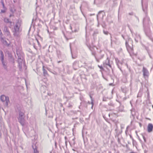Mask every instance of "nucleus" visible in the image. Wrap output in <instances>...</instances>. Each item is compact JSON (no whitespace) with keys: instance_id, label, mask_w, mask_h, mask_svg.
<instances>
[{"instance_id":"49","label":"nucleus","mask_w":153,"mask_h":153,"mask_svg":"<svg viewBox=\"0 0 153 153\" xmlns=\"http://www.w3.org/2000/svg\"><path fill=\"white\" fill-rule=\"evenodd\" d=\"M77 149L76 148H74L72 149V150L74 151H76L78 153V152L76 150V149Z\"/></svg>"},{"instance_id":"30","label":"nucleus","mask_w":153,"mask_h":153,"mask_svg":"<svg viewBox=\"0 0 153 153\" xmlns=\"http://www.w3.org/2000/svg\"><path fill=\"white\" fill-rule=\"evenodd\" d=\"M81 105H83L84 107L86 108L87 106V103L84 101H82L81 103Z\"/></svg>"},{"instance_id":"11","label":"nucleus","mask_w":153,"mask_h":153,"mask_svg":"<svg viewBox=\"0 0 153 153\" xmlns=\"http://www.w3.org/2000/svg\"><path fill=\"white\" fill-rule=\"evenodd\" d=\"M103 66L104 67L107 68V66H108L110 68H111V65L110 63V59L108 57H107L106 60L103 62Z\"/></svg>"},{"instance_id":"62","label":"nucleus","mask_w":153,"mask_h":153,"mask_svg":"<svg viewBox=\"0 0 153 153\" xmlns=\"http://www.w3.org/2000/svg\"><path fill=\"white\" fill-rule=\"evenodd\" d=\"M62 106H63V105H62V103H60V107H62Z\"/></svg>"},{"instance_id":"35","label":"nucleus","mask_w":153,"mask_h":153,"mask_svg":"<svg viewBox=\"0 0 153 153\" xmlns=\"http://www.w3.org/2000/svg\"><path fill=\"white\" fill-rule=\"evenodd\" d=\"M1 4H2V5L3 7V9H7L6 8L5 6V5H4V1H3V0H1Z\"/></svg>"},{"instance_id":"4","label":"nucleus","mask_w":153,"mask_h":153,"mask_svg":"<svg viewBox=\"0 0 153 153\" xmlns=\"http://www.w3.org/2000/svg\"><path fill=\"white\" fill-rule=\"evenodd\" d=\"M144 30L146 36L151 40H153V38L151 36V33L149 27H144Z\"/></svg>"},{"instance_id":"22","label":"nucleus","mask_w":153,"mask_h":153,"mask_svg":"<svg viewBox=\"0 0 153 153\" xmlns=\"http://www.w3.org/2000/svg\"><path fill=\"white\" fill-rule=\"evenodd\" d=\"M108 106H110V107H111V110H112L113 109V108H114L115 106V104L113 103V102L112 101H110V102L108 104Z\"/></svg>"},{"instance_id":"45","label":"nucleus","mask_w":153,"mask_h":153,"mask_svg":"<svg viewBox=\"0 0 153 153\" xmlns=\"http://www.w3.org/2000/svg\"><path fill=\"white\" fill-rule=\"evenodd\" d=\"M102 26L103 28H105L106 25L105 22H103V23L102 24Z\"/></svg>"},{"instance_id":"28","label":"nucleus","mask_w":153,"mask_h":153,"mask_svg":"<svg viewBox=\"0 0 153 153\" xmlns=\"http://www.w3.org/2000/svg\"><path fill=\"white\" fill-rule=\"evenodd\" d=\"M90 97L91 99V102L90 103L89 101L88 102V103L89 104H91V108L93 109V108L94 106V100L92 99V97L91 96H90Z\"/></svg>"},{"instance_id":"21","label":"nucleus","mask_w":153,"mask_h":153,"mask_svg":"<svg viewBox=\"0 0 153 153\" xmlns=\"http://www.w3.org/2000/svg\"><path fill=\"white\" fill-rule=\"evenodd\" d=\"M135 41L137 42L141 39V37L139 35H136L134 38Z\"/></svg>"},{"instance_id":"57","label":"nucleus","mask_w":153,"mask_h":153,"mask_svg":"<svg viewBox=\"0 0 153 153\" xmlns=\"http://www.w3.org/2000/svg\"><path fill=\"white\" fill-rule=\"evenodd\" d=\"M145 49L148 52H149V49L148 47H145Z\"/></svg>"},{"instance_id":"60","label":"nucleus","mask_w":153,"mask_h":153,"mask_svg":"<svg viewBox=\"0 0 153 153\" xmlns=\"http://www.w3.org/2000/svg\"><path fill=\"white\" fill-rule=\"evenodd\" d=\"M88 68L91 69H92V67L91 66H89L88 67Z\"/></svg>"},{"instance_id":"55","label":"nucleus","mask_w":153,"mask_h":153,"mask_svg":"<svg viewBox=\"0 0 153 153\" xmlns=\"http://www.w3.org/2000/svg\"><path fill=\"white\" fill-rule=\"evenodd\" d=\"M55 148L56 149L57 148V143L56 142H55Z\"/></svg>"},{"instance_id":"41","label":"nucleus","mask_w":153,"mask_h":153,"mask_svg":"<svg viewBox=\"0 0 153 153\" xmlns=\"http://www.w3.org/2000/svg\"><path fill=\"white\" fill-rule=\"evenodd\" d=\"M103 11H99V12L98 14L97 15V20H98V16L100 14V13L102 12H103Z\"/></svg>"},{"instance_id":"61","label":"nucleus","mask_w":153,"mask_h":153,"mask_svg":"<svg viewBox=\"0 0 153 153\" xmlns=\"http://www.w3.org/2000/svg\"><path fill=\"white\" fill-rule=\"evenodd\" d=\"M139 125H140V127H142V124L141 123H139Z\"/></svg>"},{"instance_id":"25","label":"nucleus","mask_w":153,"mask_h":153,"mask_svg":"<svg viewBox=\"0 0 153 153\" xmlns=\"http://www.w3.org/2000/svg\"><path fill=\"white\" fill-rule=\"evenodd\" d=\"M98 33V31H94L93 34L92 36L93 37V39L94 41L95 40V39H96L97 35Z\"/></svg>"},{"instance_id":"64","label":"nucleus","mask_w":153,"mask_h":153,"mask_svg":"<svg viewBox=\"0 0 153 153\" xmlns=\"http://www.w3.org/2000/svg\"><path fill=\"white\" fill-rule=\"evenodd\" d=\"M149 92L148 93V97L149 98Z\"/></svg>"},{"instance_id":"38","label":"nucleus","mask_w":153,"mask_h":153,"mask_svg":"<svg viewBox=\"0 0 153 153\" xmlns=\"http://www.w3.org/2000/svg\"><path fill=\"white\" fill-rule=\"evenodd\" d=\"M142 136L143 137V138L144 140V141L145 143L146 142V138L145 137V135L144 134H142Z\"/></svg>"},{"instance_id":"3","label":"nucleus","mask_w":153,"mask_h":153,"mask_svg":"<svg viewBox=\"0 0 153 153\" xmlns=\"http://www.w3.org/2000/svg\"><path fill=\"white\" fill-rule=\"evenodd\" d=\"M0 53L1 56V63L4 69L7 71V63L4 61V53L1 50L0 51Z\"/></svg>"},{"instance_id":"36","label":"nucleus","mask_w":153,"mask_h":153,"mask_svg":"<svg viewBox=\"0 0 153 153\" xmlns=\"http://www.w3.org/2000/svg\"><path fill=\"white\" fill-rule=\"evenodd\" d=\"M132 142H132L133 144V146H136L137 145V142L134 140H132Z\"/></svg>"},{"instance_id":"58","label":"nucleus","mask_w":153,"mask_h":153,"mask_svg":"<svg viewBox=\"0 0 153 153\" xmlns=\"http://www.w3.org/2000/svg\"><path fill=\"white\" fill-rule=\"evenodd\" d=\"M3 34L1 32L0 33V37H2V36H3Z\"/></svg>"},{"instance_id":"26","label":"nucleus","mask_w":153,"mask_h":153,"mask_svg":"<svg viewBox=\"0 0 153 153\" xmlns=\"http://www.w3.org/2000/svg\"><path fill=\"white\" fill-rule=\"evenodd\" d=\"M18 66L20 70L22 69V61H18Z\"/></svg>"},{"instance_id":"42","label":"nucleus","mask_w":153,"mask_h":153,"mask_svg":"<svg viewBox=\"0 0 153 153\" xmlns=\"http://www.w3.org/2000/svg\"><path fill=\"white\" fill-rule=\"evenodd\" d=\"M98 66L100 68L101 70H102V71H104V69L103 67H102V65L100 66L99 65H98Z\"/></svg>"},{"instance_id":"29","label":"nucleus","mask_w":153,"mask_h":153,"mask_svg":"<svg viewBox=\"0 0 153 153\" xmlns=\"http://www.w3.org/2000/svg\"><path fill=\"white\" fill-rule=\"evenodd\" d=\"M81 76L82 78V82H86V80H87V79L85 75H81Z\"/></svg>"},{"instance_id":"46","label":"nucleus","mask_w":153,"mask_h":153,"mask_svg":"<svg viewBox=\"0 0 153 153\" xmlns=\"http://www.w3.org/2000/svg\"><path fill=\"white\" fill-rule=\"evenodd\" d=\"M103 33L106 35H108V32L107 31H105L104 30H103Z\"/></svg>"},{"instance_id":"40","label":"nucleus","mask_w":153,"mask_h":153,"mask_svg":"<svg viewBox=\"0 0 153 153\" xmlns=\"http://www.w3.org/2000/svg\"><path fill=\"white\" fill-rule=\"evenodd\" d=\"M7 9H4L3 10H1V13H4L6 12V10Z\"/></svg>"},{"instance_id":"6","label":"nucleus","mask_w":153,"mask_h":153,"mask_svg":"<svg viewBox=\"0 0 153 153\" xmlns=\"http://www.w3.org/2000/svg\"><path fill=\"white\" fill-rule=\"evenodd\" d=\"M18 112V117H25V111L23 108L21 107L17 108Z\"/></svg>"},{"instance_id":"39","label":"nucleus","mask_w":153,"mask_h":153,"mask_svg":"<svg viewBox=\"0 0 153 153\" xmlns=\"http://www.w3.org/2000/svg\"><path fill=\"white\" fill-rule=\"evenodd\" d=\"M10 24L8 25V27L11 28L12 27V26L14 24V23L12 22H11L9 23Z\"/></svg>"},{"instance_id":"9","label":"nucleus","mask_w":153,"mask_h":153,"mask_svg":"<svg viewBox=\"0 0 153 153\" xmlns=\"http://www.w3.org/2000/svg\"><path fill=\"white\" fill-rule=\"evenodd\" d=\"M142 71L144 78L145 79L146 78H148L149 76V73L147 68L143 67Z\"/></svg>"},{"instance_id":"63","label":"nucleus","mask_w":153,"mask_h":153,"mask_svg":"<svg viewBox=\"0 0 153 153\" xmlns=\"http://www.w3.org/2000/svg\"><path fill=\"white\" fill-rule=\"evenodd\" d=\"M67 142H68V141H67V142H66H66H65V146H66V147H67Z\"/></svg>"},{"instance_id":"10","label":"nucleus","mask_w":153,"mask_h":153,"mask_svg":"<svg viewBox=\"0 0 153 153\" xmlns=\"http://www.w3.org/2000/svg\"><path fill=\"white\" fill-rule=\"evenodd\" d=\"M16 53L18 56V61H22L23 58V53L21 51L18 50L16 51Z\"/></svg>"},{"instance_id":"50","label":"nucleus","mask_w":153,"mask_h":153,"mask_svg":"<svg viewBox=\"0 0 153 153\" xmlns=\"http://www.w3.org/2000/svg\"><path fill=\"white\" fill-rule=\"evenodd\" d=\"M148 150L147 148L146 149H145L144 151V153H148Z\"/></svg>"},{"instance_id":"1","label":"nucleus","mask_w":153,"mask_h":153,"mask_svg":"<svg viewBox=\"0 0 153 153\" xmlns=\"http://www.w3.org/2000/svg\"><path fill=\"white\" fill-rule=\"evenodd\" d=\"M0 99L3 103L4 106L6 107H8V104L10 102L9 97L6 96L4 95H2L0 96Z\"/></svg>"},{"instance_id":"17","label":"nucleus","mask_w":153,"mask_h":153,"mask_svg":"<svg viewBox=\"0 0 153 153\" xmlns=\"http://www.w3.org/2000/svg\"><path fill=\"white\" fill-rule=\"evenodd\" d=\"M104 56V54L97 55V56H95V58L96 61L98 62H100V60L103 58Z\"/></svg>"},{"instance_id":"54","label":"nucleus","mask_w":153,"mask_h":153,"mask_svg":"<svg viewBox=\"0 0 153 153\" xmlns=\"http://www.w3.org/2000/svg\"><path fill=\"white\" fill-rule=\"evenodd\" d=\"M72 58L73 59H75L76 57V56H73L72 54Z\"/></svg>"},{"instance_id":"14","label":"nucleus","mask_w":153,"mask_h":153,"mask_svg":"<svg viewBox=\"0 0 153 153\" xmlns=\"http://www.w3.org/2000/svg\"><path fill=\"white\" fill-rule=\"evenodd\" d=\"M142 7L143 10V11L146 13L147 12V8L148 7V5L147 3H145L144 6L143 5V3L142 1Z\"/></svg>"},{"instance_id":"16","label":"nucleus","mask_w":153,"mask_h":153,"mask_svg":"<svg viewBox=\"0 0 153 153\" xmlns=\"http://www.w3.org/2000/svg\"><path fill=\"white\" fill-rule=\"evenodd\" d=\"M4 30L8 36L10 35V32L9 31V29L7 26H4Z\"/></svg>"},{"instance_id":"34","label":"nucleus","mask_w":153,"mask_h":153,"mask_svg":"<svg viewBox=\"0 0 153 153\" xmlns=\"http://www.w3.org/2000/svg\"><path fill=\"white\" fill-rule=\"evenodd\" d=\"M10 11L12 13H14V12L16 11V10L14 9V8L13 7H10Z\"/></svg>"},{"instance_id":"12","label":"nucleus","mask_w":153,"mask_h":153,"mask_svg":"<svg viewBox=\"0 0 153 153\" xmlns=\"http://www.w3.org/2000/svg\"><path fill=\"white\" fill-rule=\"evenodd\" d=\"M85 38H86V44L88 47L89 48V49L92 51V48L90 45L89 44V39L88 37L87 36V33H86L85 34Z\"/></svg>"},{"instance_id":"20","label":"nucleus","mask_w":153,"mask_h":153,"mask_svg":"<svg viewBox=\"0 0 153 153\" xmlns=\"http://www.w3.org/2000/svg\"><path fill=\"white\" fill-rule=\"evenodd\" d=\"M76 76L75 75L74 77L73 78L74 79H76ZM76 79L78 82H79L80 81V80H81L82 81V78L81 76V74H80L79 75V76H78L76 78Z\"/></svg>"},{"instance_id":"7","label":"nucleus","mask_w":153,"mask_h":153,"mask_svg":"<svg viewBox=\"0 0 153 153\" xmlns=\"http://www.w3.org/2000/svg\"><path fill=\"white\" fill-rule=\"evenodd\" d=\"M18 122L23 126L27 125L28 123L26 121L25 117H18Z\"/></svg>"},{"instance_id":"47","label":"nucleus","mask_w":153,"mask_h":153,"mask_svg":"<svg viewBox=\"0 0 153 153\" xmlns=\"http://www.w3.org/2000/svg\"><path fill=\"white\" fill-rule=\"evenodd\" d=\"M79 121L81 123H82L84 122V120L82 118H80Z\"/></svg>"},{"instance_id":"8","label":"nucleus","mask_w":153,"mask_h":153,"mask_svg":"<svg viewBox=\"0 0 153 153\" xmlns=\"http://www.w3.org/2000/svg\"><path fill=\"white\" fill-rule=\"evenodd\" d=\"M150 21L149 18L148 17L144 18L143 20V27H149Z\"/></svg>"},{"instance_id":"59","label":"nucleus","mask_w":153,"mask_h":153,"mask_svg":"<svg viewBox=\"0 0 153 153\" xmlns=\"http://www.w3.org/2000/svg\"><path fill=\"white\" fill-rule=\"evenodd\" d=\"M130 136L131 138L132 139V140H134V139H133V138L132 137V136L131 135H130Z\"/></svg>"},{"instance_id":"32","label":"nucleus","mask_w":153,"mask_h":153,"mask_svg":"<svg viewBox=\"0 0 153 153\" xmlns=\"http://www.w3.org/2000/svg\"><path fill=\"white\" fill-rule=\"evenodd\" d=\"M121 90L122 92L125 93H126L127 91V88L126 87H124V88H121Z\"/></svg>"},{"instance_id":"27","label":"nucleus","mask_w":153,"mask_h":153,"mask_svg":"<svg viewBox=\"0 0 153 153\" xmlns=\"http://www.w3.org/2000/svg\"><path fill=\"white\" fill-rule=\"evenodd\" d=\"M115 61L116 63V64L117 65L118 68L120 69V70L122 71L121 68L120 67V65H119V64L120 61L119 60V59L117 58L115 59Z\"/></svg>"},{"instance_id":"52","label":"nucleus","mask_w":153,"mask_h":153,"mask_svg":"<svg viewBox=\"0 0 153 153\" xmlns=\"http://www.w3.org/2000/svg\"><path fill=\"white\" fill-rule=\"evenodd\" d=\"M117 141L119 144H121V142L120 141V139L119 138H118Z\"/></svg>"},{"instance_id":"37","label":"nucleus","mask_w":153,"mask_h":153,"mask_svg":"<svg viewBox=\"0 0 153 153\" xmlns=\"http://www.w3.org/2000/svg\"><path fill=\"white\" fill-rule=\"evenodd\" d=\"M108 100H109V99L108 97H104L103 98V101H107Z\"/></svg>"},{"instance_id":"31","label":"nucleus","mask_w":153,"mask_h":153,"mask_svg":"<svg viewBox=\"0 0 153 153\" xmlns=\"http://www.w3.org/2000/svg\"><path fill=\"white\" fill-rule=\"evenodd\" d=\"M4 21L6 23H9L10 22H11V21H10L9 19L8 18H5L4 19Z\"/></svg>"},{"instance_id":"24","label":"nucleus","mask_w":153,"mask_h":153,"mask_svg":"<svg viewBox=\"0 0 153 153\" xmlns=\"http://www.w3.org/2000/svg\"><path fill=\"white\" fill-rule=\"evenodd\" d=\"M42 69L44 76H47L48 75V74L47 73V71L45 69L44 66H43Z\"/></svg>"},{"instance_id":"53","label":"nucleus","mask_w":153,"mask_h":153,"mask_svg":"<svg viewBox=\"0 0 153 153\" xmlns=\"http://www.w3.org/2000/svg\"><path fill=\"white\" fill-rule=\"evenodd\" d=\"M128 126L127 127L126 129V130L125 131L126 134H127V133L128 132Z\"/></svg>"},{"instance_id":"19","label":"nucleus","mask_w":153,"mask_h":153,"mask_svg":"<svg viewBox=\"0 0 153 153\" xmlns=\"http://www.w3.org/2000/svg\"><path fill=\"white\" fill-rule=\"evenodd\" d=\"M1 42L4 45H6L7 46H9V44L7 42L6 40H5L4 38L2 37H1Z\"/></svg>"},{"instance_id":"56","label":"nucleus","mask_w":153,"mask_h":153,"mask_svg":"<svg viewBox=\"0 0 153 153\" xmlns=\"http://www.w3.org/2000/svg\"><path fill=\"white\" fill-rule=\"evenodd\" d=\"M65 142L66 143V142L67 141H67V138L66 136H65Z\"/></svg>"},{"instance_id":"2","label":"nucleus","mask_w":153,"mask_h":153,"mask_svg":"<svg viewBox=\"0 0 153 153\" xmlns=\"http://www.w3.org/2000/svg\"><path fill=\"white\" fill-rule=\"evenodd\" d=\"M21 26L20 22L18 20L16 23L15 25L14 26V31L13 35L14 36H18L20 32V27Z\"/></svg>"},{"instance_id":"51","label":"nucleus","mask_w":153,"mask_h":153,"mask_svg":"<svg viewBox=\"0 0 153 153\" xmlns=\"http://www.w3.org/2000/svg\"><path fill=\"white\" fill-rule=\"evenodd\" d=\"M134 13L133 12H131V13H128V15L131 16H132L134 15Z\"/></svg>"},{"instance_id":"13","label":"nucleus","mask_w":153,"mask_h":153,"mask_svg":"<svg viewBox=\"0 0 153 153\" xmlns=\"http://www.w3.org/2000/svg\"><path fill=\"white\" fill-rule=\"evenodd\" d=\"M153 130V125L152 123H149L148 124L147 127V131L149 132H151Z\"/></svg>"},{"instance_id":"43","label":"nucleus","mask_w":153,"mask_h":153,"mask_svg":"<svg viewBox=\"0 0 153 153\" xmlns=\"http://www.w3.org/2000/svg\"><path fill=\"white\" fill-rule=\"evenodd\" d=\"M92 55L94 56L95 57V56H96V52L95 51H92Z\"/></svg>"},{"instance_id":"33","label":"nucleus","mask_w":153,"mask_h":153,"mask_svg":"<svg viewBox=\"0 0 153 153\" xmlns=\"http://www.w3.org/2000/svg\"><path fill=\"white\" fill-rule=\"evenodd\" d=\"M67 107L69 108H71L73 106V103L72 102H69L68 105H67Z\"/></svg>"},{"instance_id":"44","label":"nucleus","mask_w":153,"mask_h":153,"mask_svg":"<svg viewBox=\"0 0 153 153\" xmlns=\"http://www.w3.org/2000/svg\"><path fill=\"white\" fill-rule=\"evenodd\" d=\"M75 139V138L74 137V138H73L72 140V144L73 145H74L75 144V142L74 141Z\"/></svg>"},{"instance_id":"15","label":"nucleus","mask_w":153,"mask_h":153,"mask_svg":"<svg viewBox=\"0 0 153 153\" xmlns=\"http://www.w3.org/2000/svg\"><path fill=\"white\" fill-rule=\"evenodd\" d=\"M126 45L127 50L129 52L133 50L132 48L129 46L126 40Z\"/></svg>"},{"instance_id":"5","label":"nucleus","mask_w":153,"mask_h":153,"mask_svg":"<svg viewBox=\"0 0 153 153\" xmlns=\"http://www.w3.org/2000/svg\"><path fill=\"white\" fill-rule=\"evenodd\" d=\"M82 66L81 62L79 60L75 61L73 64V67L75 70H77Z\"/></svg>"},{"instance_id":"23","label":"nucleus","mask_w":153,"mask_h":153,"mask_svg":"<svg viewBox=\"0 0 153 153\" xmlns=\"http://www.w3.org/2000/svg\"><path fill=\"white\" fill-rule=\"evenodd\" d=\"M56 53L58 56V57L59 59L61 58V51L58 50H56Z\"/></svg>"},{"instance_id":"48","label":"nucleus","mask_w":153,"mask_h":153,"mask_svg":"<svg viewBox=\"0 0 153 153\" xmlns=\"http://www.w3.org/2000/svg\"><path fill=\"white\" fill-rule=\"evenodd\" d=\"M141 94L139 92L138 94V95L137 96V97H141Z\"/></svg>"},{"instance_id":"18","label":"nucleus","mask_w":153,"mask_h":153,"mask_svg":"<svg viewBox=\"0 0 153 153\" xmlns=\"http://www.w3.org/2000/svg\"><path fill=\"white\" fill-rule=\"evenodd\" d=\"M32 148L34 150V153H39V152L37 150V147L36 144L33 145Z\"/></svg>"}]
</instances>
